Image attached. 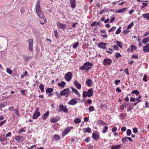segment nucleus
<instances>
[{"label":"nucleus","instance_id":"f257e3e1","mask_svg":"<svg viewBox=\"0 0 149 149\" xmlns=\"http://www.w3.org/2000/svg\"><path fill=\"white\" fill-rule=\"evenodd\" d=\"M40 2L38 0L36 2L35 6L36 14L40 19L39 21L41 24H44L46 22V19L44 17V15L42 12L40 6Z\"/></svg>","mask_w":149,"mask_h":149},{"label":"nucleus","instance_id":"f03ea898","mask_svg":"<svg viewBox=\"0 0 149 149\" xmlns=\"http://www.w3.org/2000/svg\"><path fill=\"white\" fill-rule=\"evenodd\" d=\"M93 91L92 88H90L88 90L87 92L83 91V93L82 97L83 98L86 97H90L93 94Z\"/></svg>","mask_w":149,"mask_h":149},{"label":"nucleus","instance_id":"7ed1b4c3","mask_svg":"<svg viewBox=\"0 0 149 149\" xmlns=\"http://www.w3.org/2000/svg\"><path fill=\"white\" fill-rule=\"evenodd\" d=\"M68 109L67 108V106H64L62 104L59 105L57 109V111L59 112H61L63 111L65 113H68Z\"/></svg>","mask_w":149,"mask_h":149},{"label":"nucleus","instance_id":"20e7f679","mask_svg":"<svg viewBox=\"0 0 149 149\" xmlns=\"http://www.w3.org/2000/svg\"><path fill=\"white\" fill-rule=\"evenodd\" d=\"M70 92V90L69 88H65L61 91V96H66V97H68Z\"/></svg>","mask_w":149,"mask_h":149},{"label":"nucleus","instance_id":"39448f33","mask_svg":"<svg viewBox=\"0 0 149 149\" xmlns=\"http://www.w3.org/2000/svg\"><path fill=\"white\" fill-rule=\"evenodd\" d=\"M72 77V74L71 72H69L65 74L64 78L67 81H70Z\"/></svg>","mask_w":149,"mask_h":149},{"label":"nucleus","instance_id":"423d86ee","mask_svg":"<svg viewBox=\"0 0 149 149\" xmlns=\"http://www.w3.org/2000/svg\"><path fill=\"white\" fill-rule=\"evenodd\" d=\"M40 115V113L38 111V108H37L32 116L33 119H35L37 118Z\"/></svg>","mask_w":149,"mask_h":149},{"label":"nucleus","instance_id":"0eeeda50","mask_svg":"<svg viewBox=\"0 0 149 149\" xmlns=\"http://www.w3.org/2000/svg\"><path fill=\"white\" fill-rule=\"evenodd\" d=\"M56 24L58 27L61 29L63 30L65 29L66 28V25L65 24H62L58 22H57Z\"/></svg>","mask_w":149,"mask_h":149},{"label":"nucleus","instance_id":"6e6552de","mask_svg":"<svg viewBox=\"0 0 149 149\" xmlns=\"http://www.w3.org/2000/svg\"><path fill=\"white\" fill-rule=\"evenodd\" d=\"M111 63L112 60L109 58L104 59L103 62V64L105 66L108 65H110Z\"/></svg>","mask_w":149,"mask_h":149},{"label":"nucleus","instance_id":"1a4fd4ad","mask_svg":"<svg viewBox=\"0 0 149 149\" xmlns=\"http://www.w3.org/2000/svg\"><path fill=\"white\" fill-rule=\"evenodd\" d=\"M29 49L30 51L32 52L33 50V40L32 39H29Z\"/></svg>","mask_w":149,"mask_h":149},{"label":"nucleus","instance_id":"9d476101","mask_svg":"<svg viewBox=\"0 0 149 149\" xmlns=\"http://www.w3.org/2000/svg\"><path fill=\"white\" fill-rule=\"evenodd\" d=\"M15 140L18 142L23 141H24V137L22 136H16L15 138Z\"/></svg>","mask_w":149,"mask_h":149},{"label":"nucleus","instance_id":"9b49d317","mask_svg":"<svg viewBox=\"0 0 149 149\" xmlns=\"http://www.w3.org/2000/svg\"><path fill=\"white\" fill-rule=\"evenodd\" d=\"M107 44V43L103 42H100L98 44V46L100 48L105 49L106 48V45Z\"/></svg>","mask_w":149,"mask_h":149},{"label":"nucleus","instance_id":"f8f14e48","mask_svg":"<svg viewBox=\"0 0 149 149\" xmlns=\"http://www.w3.org/2000/svg\"><path fill=\"white\" fill-rule=\"evenodd\" d=\"M143 50L145 52H149V43L143 47Z\"/></svg>","mask_w":149,"mask_h":149},{"label":"nucleus","instance_id":"ddd939ff","mask_svg":"<svg viewBox=\"0 0 149 149\" xmlns=\"http://www.w3.org/2000/svg\"><path fill=\"white\" fill-rule=\"evenodd\" d=\"M60 119V117L58 116H56L54 118H51L50 119V121L53 123H55L57 122Z\"/></svg>","mask_w":149,"mask_h":149},{"label":"nucleus","instance_id":"4468645a","mask_svg":"<svg viewBox=\"0 0 149 149\" xmlns=\"http://www.w3.org/2000/svg\"><path fill=\"white\" fill-rule=\"evenodd\" d=\"M77 102L74 99L70 100L68 102V104L70 105H74L76 104Z\"/></svg>","mask_w":149,"mask_h":149},{"label":"nucleus","instance_id":"2eb2a0df","mask_svg":"<svg viewBox=\"0 0 149 149\" xmlns=\"http://www.w3.org/2000/svg\"><path fill=\"white\" fill-rule=\"evenodd\" d=\"M74 85L78 89H80L81 88V84L79 83L77 81H75L74 82Z\"/></svg>","mask_w":149,"mask_h":149},{"label":"nucleus","instance_id":"dca6fc26","mask_svg":"<svg viewBox=\"0 0 149 149\" xmlns=\"http://www.w3.org/2000/svg\"><path fill=\"white\" fill-rule=\"evenodd\" d=\"M92 84V80L91 79H89L86 80V84L88 85V86L89 87L91 86Z\"/></svg>","mask_w":149,"mask_h":149},{"label":"nucleus","instance_id":"f3484780","mask_svg":"<svg viewBox=\"0 0 149 149\" xmlns=\"http://www.w3.org/2000/svg\"><path fill=\"white\" fill-rule=\"evenodd\" d=\"M76 0H71L70 1L71 6L73 8L76 7Z\"/></svg>","mask_w":149,"mask_h":149},{"label":"nucleus","instance_id":"a211bd4d","mask_svg":"<svg viewBox=\"0 0 149 149\" xmlns=\"http://www.w3.org/2000/svg\"><path fill=\"white\" fill-rule=\"evenodd\" d=\"M65 85V82L63 81L61 82L60 83H58V86L61 87L62 88H64Z\"/></svg>","mask_w":149,"mask_h":149},{"label":"nucleus","instance_id":"6ab92c4d","mask_svg":"<svg viewBox=\"0 0 149 149\" xmlns=\"http://www.w3.org/2000/svg\"><path fill=\"white\" fill-rule=\"evenodd\" d=\"M92 137L95 140H96L99 139V135L93 132L92 134Z\"/></svg>","mask_w":149,"mask_h":149},{"label":"nucleus","instance_id":"aec40b11","mask_svg":"<svg viewBox=\"0 0 149 149\" xmlns=\"http://www.w3.org/2000/svg\"><path fill=\"white\" fill-rule=\"evenodd\" d=\"M49 111H48L47 112L44 114L42 116V119L44 120H45L47 117L49 116Z\"/></svg>","mask_w":149,"mask_h":149},{"label":"nucleus","instance_id":"412c9836","mask_svg":"<svg viewBox=\"0 0 149 149\" xmlns=\"http://www.w3.org/2000/svg\"><path fill=\"white\" fill-rule=\"evenodd\" d=\"M127 9V8H125L121 9L118 10L116 11V13H121L125 12Z\"/></svg>","mask_w":149,"mask_h":149},{"label":"nucleus","instance_id":"4be33fe9","mask_svg":"<svg viewBox=\"0 0 149 149\" xmlns=\"http://www.w3.org/2000/svg\"><path fill=\"white\" fill-rule=\"evenodd\" d=\"M70 130L69 128H67L66 130H65L62 132V135L63 136L65 135L66 134L69 133Z\"/></svg>","mask_w":149,"mask_h":149},{"label":"nucleus","instance_id":"5701e85b","mask_svg":"<svg viewBox=\"0 0 149 149\" xmlns=\"http://www.w3.org/2000/svg\"><path fill=\"white\" fill-rule=\"evenodd\" d=\"M121 147L120 145H116L113 146L111 148V149H118Z\"/></svg>","mask_w":149,"mask_h":149},{"label":"nucleus","instance_id":"b1692460","mask_svg":"<svg viewBox=\"0 0 149 149\" xmlns=\"http://www.w3.org/2000/svg\"><path fill=\"white\" fill-rule=\"evenodd\" d=\"M93 64L90 62H86L84 64V65L86 67H90L93 65Z\"/></svg>","mask_w":149,"mask_h":149},{"label":"nucleus","instance_id":"393cba45","mask_svg":"<svg viewBox=\"0 0 149 149\" xmlns=\"http://www.w3.org/2000/svg\"><path fill=\"white\" fill-rule=\"evenodd\" d=\"M143 17L144 18H146L147 20H149V13H145L142 15Z\"/></svg>","mask_w":149,"mask_h":149},{"label":"nucleus","instance_id":"a878e982","mask_svg":"<svg viewBox=\"0 0 149 149\" xmlns=\"http://www.w3.org/2000/svg\"><path fill=\"white\" fill-rule=\"evenodd\" d=\"M72 91L74 92L77 95H79L80 94L78 92L77 90L76 89L73 88V87H71Z\"/></svg>","mask_w":149,"mask_h":149},{"label":"nucleus","instance_id":"bb28decb","mask_svg":"<svg viewBox=\"0 0 149 149\" xmlns=\"http://www.w3.org/2000/svg\"><path fill=\"white\" fill-rule=\"evenodd\" d=\"M148 42H149V36L145 38L142 40L144 44H146Z\"/></svg>","mask_w":149,"mask_h":149},{"label":"nucleus","instance_id":"cd10ccee","mask_svg":"<svg viewBox=\"0 0 149 149\" xmlns=\"http://www.w3.org/2000/svg\"><path fill=\"white\" fill-rule=\"evenodd\" d=\"M53 138L55 141H59L60 139V137L58 135H55L54 136Z\"/></svg>","mask_w":149,"mask_h":149},{"label":"nucleus","instance_id":"c85d7f7f","mask_svg":"<svg viewBox=\"0 0 149 149\" xmlns=\"http://www.w3.org/2000/svg\"><path fill=\"white\" fill-rule=\"evenodd\" d=\"M54 89L52 88H47L46 91V92L47 93H50L52 92Z\"/></svg>","mask_w":149,"mask_h":149},{"label":"nucleus","instance_id":"c756f323","mask_svg":"<svg viewBox=\"0 0 149 149\" xmlns=\"http://www.w3.org/2000/svg\"><path fill=\"white\" fill-rule=\"evenodd\" d=\"M81 120L80 119L78 118H76L74 120V122L75 123H79L81 122Z\"/></svg>","mask_w":149,"mask_h":149},{"label":"nucleus","instance_id":"7c9ffc66","mask_svg":"<svg viewBox=\"0 0 149 149\" xmlns=\"http://www.w3.org/2000/svg\"><path fill=\"white\" fill-rule=\"evenodd\" d=\"M39 88L42 92H43L44 91V86L43 85L41 84L39 86Z\"/></svg>","mask_w":149,"mask_h":149},{"label":"nucleus","instance_id":"2f4dec72","mask_svg":"<svg viewBox=\"0 0 149 149\" xmlns=\"http://www.w3.org/2000/svg\"><path fill=\"white\" fill-rule=\"evenodd\" d=\"M116 44L120 48H121L122 47V45L121 44V43L118 41H117L116 42Z\"/></svg>","mask_w":149,"mask_h":149},{"label":"nucleus","instance_id":"473e14b6","mask_svg":"<svg viewBox=\"0 0 149 149\" xmlns=\"http://www.w3.org/2000/svg\"><path fill=\"white\" fill-rule=\"evenodd\" d=\"M130 47L131 50L132 51H133L137 48L134 45H131Z\"/></svg>","mask_w":149,"mask_h":149},{"label":"nucleus","instance_id":"72a5a7b5","mask_svg":"<svg viewBox=\"0 0 149 149\" xmlns=\"http://www.w3.org/2000/svg\"><path fill=\"white\" fill-rule=\"evenodd\" d=\"M131 93L132 94L135 93L136 95H137L139 94V92L138 91V90H136L132 91L131 92Z\"/></svg>","mask_w":149,"mask_h":149},{"label":"nucleus","instance_id":"f704fd0d","mask_svg":"<svg viewBox=\"0 0 149 149\" xmlns=\"http://www.w3.org/2000/svg\"><path fill=\"white\" fill-rule=\"evenodd\" d=\"M25 7L23 6L22 8L20 10V12L22 14H24L26 12L25 10Z\"/></svg>","mask_w":149,"mask_h":149},{"label":"nucleus","instance_id":"c9c22d12","mask_svg":"<svg viewBox=\"0 0 149 149\" xmlns=\"http://www.w3.org/2000/svg\"><path fill=\"white\" fill-rule=\"evenodd\" d=\"M108 127L107 126L105 127L104 128L102 131V132L104 133H106L107 132V130H108Z\"/></svg>","mask_w":149,"mask_h":149},{"label":"nucleus","instance_id":"e433bc0d","mask_svg":"<svg viewBox=\"0 0 149 149\" xmlns=\"http://www.w3.org/2000/svg\"><path fill=\"white\" fill-rule=\"evenodd\" d=\"M12 70H10L9 68H7L6 69V72L9 74H11L12 72Z\"/></svg>","mask_w":149,"mask_h":149},{"label":"nucleus","instance_id":"4c0bfd02","mask_svg":"<svg viewBox=\"0 0 149 149\" xmlns=\"http://www.w3.org/2000/svg\"><path fill=\"white\" fill-rule=\"evenodd\" d=\"M91 129L90 127H88L86 128L85 132L90 133L91 132Z\"/></svg>","mask_w":149,"mask_h":149},{"label":"nucleus","instance_id":"58836bf2","mask_svg":"<svg viewBox=\"0 0 149 149\" xmlns=\"http://www.w3.org/2000/svg\"><path fill=\"white\" fill-rule=\"evenodd\" d=\"M121 27H120L119 28H118L117 31H116L115 33L116 34H119L121 32V30H120Z\"/></svg>","mask_w":149,"mask_h":149},{"label":"nucleus","instance_id":"ea45409f","mask_svg":"<svg viewBox=\"0 0 149 149\" xmlns=\"http://www.w3.org/2000/svg\"><path fill=\"white\" fill-rule=\"evenodd\" d=\"M122 56L121 54L118 53H116L115 56L116 58H118L119 57H121Z\"/></svg>","mask_w":149,"mask_h":149},{"label":"nucleus","instance_id":"a19ab883","mask_svg":"<svg viewBox=\"0 0 149 149\" xmlns=\"http://www.w3.org/2000/svg\"><path fill=\"white\" fill-rule=\"evenodd\" d=\"M134 23L132 22L130 24L127 26V29H131L132 27L134 25Z\"/></svg>","mask_w":149,"mask_h":149},{"label":"nucleus","instance_id":"79ce46f5","mask_svg":"<svg viewBox=\"0 0 149 149\" xmlns=\"http://www.w3.org/2000/svg\"><path fill=\"white\" fill-rule=\"evenodd\" d=\"M131 131L130 129H128L127 131V134L128 136H130L131 134Z\"/></svg>","mask_w":149,"mask_h":149},{"label":"nucleus","instance_id":"37998d69","mask_svg":"<svg viewBox=\"0 0 149 149\" xmlns=\"http://www.w3.org/2000/svg\"><path fill=\"white\" fill-rule=\"evenodd\" d=\"M122 141L123 143H125L127 141V137H125L122 139Z\"/></svg>","mask_w":149,"mask_h":149},{"label":"nucleus","instance_id":"c03bdc74","mask_svg":"<svg viewBox=\"0 0 149 149\" xmlns=\"http://www.w3.org/2000/svg\"><path fill=\"white\" fill-rule=\"evenodd\" d=\"M89 110L91 111H93L94 110V107L93 106H91L89 107Z\"/></svg>","mask_w":149,"mask_h":149},{"label":"nucleus","instance_id":"a18cd8bd","mask_svg":"<svg viewBox=\"0 0 149 149\" xmlns=\"http://www.w3.org/2000/svg\"><path fill=\"white\" fill-rule=\"evenodd\" d=\"M79 44V42H77L75 43L74 45H73L72 47L73 48H75L77 47Z\"/></svg>","mask_w":149,"mask_h":149},{"label":"nucleus","instance_id":"49530a36","mask_svg":"<svg viewBox=\"0 0 149 149\" xmlns=\"http://www.w3.org/2000/svg\"><path fill=\"white\" fill-rule=\"evenodd\" d=\"M99 123L103 125H107V124L106 123H105L102 120H99Z\"/></svg>","mask_w":149,"mask_h":149},{"label":"nucleus","instance_id":"de8ad7c7","mask_svg":"<svg viewBox=\"0 0 149 149\" xmlns=\"http://www.w3.org/2000/svg\"><path fill=\"white\" fill-rule=\"evenodd\" d=\"M90 140V138L88 136L85 140L84 141L87 143Z\"/></svg>","mask_w":149,"mask_h":149},{"label":"nucleus","instance_id":"09e8293b","mask_svg":"<svg viewBox=\"0 0 149 149\" xmlns=\"http://www.w3.org/2000/svg\"><path fill=\"white\" fill-rule=\"evenodd\" d=\"M116 27H112L111 29L108 30V32H111V31H113L116 29Z\"/></svg>","mask_w":149,"mask_h":149},{"label":"nucleus","instance_id":"8fccbe9b","mask_svg":"<svg viewBox=\"0 0 149 149\" xmlns=\"http://www.w3.org/2000/svg\"><path fill=\"white\" fill-rule=\"evenodd\" d=\"M147 77L146 76V75H144L143 76V80L144 81L147 82Z\"/></svg>","mask_w":149,"mask_h":149},{"label":"nucleus","instance_id":"3c124183","mask_svg":"<svg viewBox=\"0 0 149 149\" xmlns=\"http://www.w3.org/2000/svg\"><path fill=\"white\" fill-rule=\"evenodd\" d=\"M54 34L55 35V36L56 38H57L58 37V35L57 33V30H56L54 31Z\"/></svg>","mask_w":149,"mask_h":149},{"label":"nucleus","instance_id":"603ef678","mask_svg":"<svg viewBox=\"0 0 149 149\" xmlns=\"http://www.w3.org/2000/svg\"><path fill=\"white\" fill-rule=\"evenodd\" d=\"M117 130V128L116 127H113L112 129V131L113 132H116Z\"/></svg>","mask_w":149,"mask_h":149},{"label":"nucleus","instance_id":"864d4df0","mask_svg":"<svg viewBox=\"0 0 149 149\" xmlns=\"http://www.w3.org/2000/svg\"><path fill=\"white\" fill-rule=\"evenodd\" d=\"M6 120H4L0 122V127L4 124L6 123Z\"/></svg>","mask_w":149,"mask_h":149},{"label":"nucleus","instance_id":"5fc2aeb1","mask_svg":"<svg viewBox=\"0 0 149 149\" xmlns=\"http://www.w3.org/2000/svg\"><path fill=\"white\" fill-rule=\"evenodd\" d=\"M13 111L15 112V113L17 114V116L18 117L19 116L18 109H15Z\"/></svg>","mask_w":149,"mask_h":149},{"label":"nucleus","instance_id":"6e6d98bb","mask_svg":"<svg viewBox=\"0 0 149 149\" xmlns=\"http://www.w3.org/2000/svg\"><path fill=\"white\" fill-rule=\"evenodd\" d=\"M30 57L28 56H25L24 57V60L25 61H26L29 60V58H30Z\"/></svg>","mask_w":149,"mask_h":149},{"label":"nucleus","instance_id":"4d7b16f0","mask_svg":"<svg viewBox=\"0 0 149 149\" xmlns=\"http://www.w3.org/2000/svg\"><path fill=\"white\" fill-rule=\"evenodd\" d=\"M6 138H2L1 137H0V141L1 142L2 144H3L2 142L5 141L6 140Z\"/></svg>","mask_w":149,"mask_h":149},{"label":"nucleus","instance_id":"13d9d810","mask_svg":"<svg viewBox=\"0 0 149 149\" xmlns=\"http://www.w3.org/2000/svg\"><path fill=\"white\" fill-rule=\"evenodd\" d=\"M120 116L121 117L125 118L127 116V114L125 113H121L120 114Z\"/></svg>","mask_w":149,"mask_h":149},{"label":"nucleus","instance_id":"bf43d9fd","mask_svg":"<svg viewBox=\"0 0 149 149\" xmlns=\"http://www.w3.org/2000/svg\"><path fill=\"white\" fill-rule=\"evenodd\" d=\"M138 132L137 129L136 128L134 127L133 129V132L134 133H136Z\"/></svg>","mask_w":149,"mask_h":149},{"label":"nucleus","instance_id":"052dcab7","mask_svg":"<svg viewBox=\"0 0 149 149\" xmlns=\"http://www.w3.org/2000/svg\"><path fill=\"white\" fill-rule=\"evenodd\" d=\"M120 82V81L119 80H116L115 81L114 83L116 85H118V84Z\"/></svg>","mask_w":149,"mask_h":149},{"label":"nucleus","instance_id":"680f3d73","mask_svg":"<svg viewBox=\"0 0 149 149\" xmlns=\"http://www.w3.org/2000/svg\"><path fill=\"white\" fill-rule=\"evenodd\" d=\"M145 105L146 108L149 107V102L148 101H146L145 102Z\"/></svg>","mask_w":149,"mask_h":149},{"label":"nucleus","instance_id":"e2e57ef3","mask_svg":"<svg viewBox=\"0 0 149 149\" xmlns=\"http://www.w3.org/2000/svg\"><path fill=\"white\" fill-rule=\"evenodd\" d=\"M25 131V130L24 129L22 128L19 130V133H20L22 132H24Z\"/></svg>","mask_w":149,"mask_h":149},{"label":"nucleus","instance_id":"0e129e2a","mask_svg":"<svg viewBox=\"0 0 149 149\" xmlns=\"http://www.w3.org/2000/svg\"><path fill=\"white\" fill-rule=\"evenodd\" d=\"M97 22H93L91 24V26L92 27H93L94 26H96V25H97Z\"/></svg>","mask_w":149,"mask_h":149},{"label":"nucleus","instance_id":"69168bd1","mask_svg":"<svg viewBox=\"0 0 149 149\" xmlns=\"http://www.w3.org/2000/svg\"><path fill=\"white\" fill-rule=\"evenodd\" d=\"M126 129H127L126 127H124L121 128V130L122 131L125 132L126 130Z\"/></svg>","mask_w":149,"mask_h":149},{"label":"nucleus","instance_id":"338daca9","mask_svg":"<svg viewBox=\"0 0 149 149\" xmlns=\"http://www.w3.org/2000/svg\"><path fill=\"white\" fill-rule=\"evenodd\" d=\"M124 72L126 74H127V75H129V72H128V69H127V68L125 69L124 70Z\"/></svg>","mask_w":149,"mask_h":149},{"label":"nucleus","instance_id":"774afa93","mask_svg":"<svg viewBox=\"0 0 149 149\" xmlns=\"http://www.w3.org/2000/svg\"><path fill=\"white\" fill-rule=\"evenodd\" d=\"M11 133L10 132H9L7 134H6V137H8L10 136H11Z\"/></svg>","mask_w":149,"mask_h":149}]
</instances>
